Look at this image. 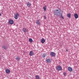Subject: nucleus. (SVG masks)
<instances>
[{
	"mask_svg": "<svg viewBox=\"0 0 79 79\" xmlns=\"http://www.w3.org/2000/svg\"><path fill=\"white\" fill-rule=\"evenodd\" d=\"M61 10L60 9H58V10H56L54 11V15L58 16H60L61 14Z\"/></svg>",
	"mask_w": 79,
	"mask_h": 79,
	"instance_id": "obj_1",
	"label": "nucleus"
},
{
	"mask_svg": "<svg viewBox=\"0 0 79 79\" xmlns=\"http://www.w3.org/2000/svg\"><path fill=\"white\" fill-rule=\"evenodd\" d=\"M19 14L18 13H17L15 15H14V18L15 19H18V18L19 17Z\"/></svg>",
	"mask_w": 79,
	"mask_h": 79,
	"instance_id": "obj_2",
	"label": "nucleus"
},
{
	"mask_svg": "<svg viewBox=\"0 0 79 79\" xmlns=\"http://www.w3.org/2000/svg\"><path fill=\"white\" fill-rule=\"evenodd\" d=\"M22 31H23V32L24 33H26L28 32V30L25 28H23Z\"/></svg>",
	"mask_w": 79,
	"mask_h": 79,
	"instance_id": "obj_3",
	"label": "nucleus"
},
{
	"mask_svg": "<svg viewBox=\"0 0 79 79\" xmlns=\"http://www.w3.org/2000/svg\"><path fill=\"white\" fill-rule=\"evenodd\" d=\"M62 69V68H61V66H58L57 67L56 69L57 70H58V71H61Z\"/></svg>",
	"mask_w": 79,
	"mask_h": 79,
	"instance_id": "obj_4",
	"label": "nucleus"
},
{
	"mask_svg": "<svg viewBox=\"0 0 79 79\" xmlns=\"http://www.w3.org/2000/svg\"><path fill=\"white\" fill-rule=\"evenodd\" d=\"M9 23L10 24H13L14 23V21L13 20H10L9 21Z\"/></svg>",
	"mask_w": 79,
	"mask_h": 79,
	"instance_id": "obj_5",
	"label": "nucleus"
},
{
	"mask_svg": "<svg viewBox=\"0 0 79 79\" xmlns=\"http://www.w3.org/2000/svg\"><path fill=\"white\" fill-rule=\"evenodd\" d=\"M40 21H39V20H36V24H37V25H38V26H40Z\"/></svg>",
	"mask_w": 79,
	"mask_h": 79,
	"instance_id": "obj_6",
	"label": "nucleus"
},
{
	"mask_svg": "<svg viewBox=\"0 0 79 79\" xmlns=\"http://www.w3.org/2000/svg\"><path fill=\"white\" fill-rule=\"evenodd\" d=\"M34 52H33V51H31L30 52L29 55L30 56H33L34 55Z\"/></svg>",
	"mask_w": 79,
	"mask_h": 79,
	"instance_id": "obj_7",
	"label": "nucleus"
},
{
	"mask_svg": "<svg viewBox=\"0 0 79 79\" xmlns=\"http://www.w3.org/2000/svg\"><path fill=\"white\" fill-rule=\"evenodd\" d=\"M50 55L52 57H53V56H55V52H52L50 54Z\"/></svg>",
	"mask_w": 79,
	"mask_h": 79,
	"instance_id": "obj_8",
	"label": "nucleus"
},
{
	"mask_svg": "<svg viewBox=\"0 0 79 79\" xmlns=\"http://www.w3.org/2000/svg\"><path fill=\"white\" fill-rule=\"evenodd\" d=\"M15 59L17 61H19L21 60V58L19 56H16Z\"/></svg>",
	"mask_w": 79,
	"mask_h": 79,
	"instance_id": "obj_9",
	"label": "nucleus"
},
{
	"mask_svg": "<svg viewBox=\"0 0 79 79\" xmlns=\"http://www.w3.org/2000/svg\"><path fill=\"white\" fill-rule=\"evenodd\" d=\"M27 6L28 7H30L31 6V3H30V2H28L27 3Z\"/></svg>",
	"mask_w": 79,
	"mask_h": 79,
	"instance_id": "obj_10",
	"label": "nucleus"
},
{
	"mask_svg": "<svg viewBox=\"0 0 79 79\" xmlns=\"http://www.w3.org/2000/svg\"><path fill=\"white\" fill-rule=\"evenodd\" d=\"M74 16L75 19L78 18V17H79L78 15L77 14H75L74 15Z\"/></svg>",
	"mask_w": 79,
	"mask_h": 79,
	"instance_id": "obj_11",
	"label": "nucleus"
},
{
	"mask_svg": "<svg viewBox=\"0 0 79 79\" xmlns=\"http://www.w3.org/2000/svg\"><path fill=\"white\" fill-rule=\"evenodd\" d=\"M6 74H8V73H10V70L9 69H6Z\"/></svg>",
	"mask_w": 79,
	"mask_h": 79,
	"instance_id": "obj_12",
	"label": "nucleus"
},
{
	"mask_svg": "<svg viewBox=\"0 0 79 79\" xmlns=\"http://www.w3.org/2000/svg\"><path fill=\"white\" fill-rule=\"evenodd\" d=\"M68 70H69V71H70V72H71L73 71V69L71 67H69Z\"/></svg>",
	"mask_w": 79,
	"mask_h": 79,
	"instance_id": "obj_13",
	"label": "nucleus"
},
{
	"mask_svg": "<svg viewBox=\"0 0 79 79\" xmlns=\"http://www.w3.org/2000/svg\"><path fill=\"white\" fill-rule=\"evenodd\" d=\"M2 48H4L5 50H6L7 49V47L5 45L2 46Z\"/></svg>",
	"mask_w": 79,
	"mask_h": 79,
	"instance_id": "obj_14",
	"label": "nucleus"
},
{
	"mask_svg": "<svg viewBox=\"0 0 79 79\" xmlns=\"http://www.w3.org/2000/svg\"><path fill=\"white\" fill-rule=\"evenodd\" d=\"M35 79H40V76L36 75L35 76Z\"/></svg>",
	"mask_w": 79,
	"mask_h": 79,
	"instance_id": "obj_15",
	"label": "nucleus"
},
{
	"mask_svg": "<svg viewBox=\"0 0 79 79\" xmlns=\"http://www.w3.org/2000/svg\"><path fill=\"white\" fill-rule=\"evenodd\" d=\"M46 61L47 63H49L50 62H51V60H50V59H48L46 60Z\"/></svg>",
	"mask_w": 79,
	"mask_h": 79,
	"instance_id": "obj_16",
	"label": "nucleus"
},
{
	"mask_svg": "<svg viewBox=\"0 0 79 79\" xmlns=\"http://www.w3.org/2000/svg\"><path fill=\"white\" fill-rule=\"evenodd\" d=\"M43 9L44 11H46L47 10V6H45L43 7Z\"/></svg>",
	"mask_w": 79,
	"mask_h": 79,
	"instance_id": "obj_17",
	"label": "nucleus"
},
{
	"mask_svg": "<svg viewBox=\"0 0 79 79\" xmlns=\"http://www.w3.org/2000/svg\"><path fill=\"white\" fill-rule=\"evenodd\" d=\"M71 14L70 13H68L67 14V16L69 18H71Z\"/></svg>",
	"mask_w": 79,
	"mask_h": 79,
	"instance_id": "obj_18",
	"label": "nucleus"
},
{
	"mask_svg": "<svg viewBox=\"0 0 79 79\" xmlns=\"http://www.w3.org/2000/svg\"><path fill=\"white\" fill-rule=\"evenodd\" d=\"M41 42L42 44H44L45 42V39L44 38L42 39Z\"/></svg>",
	"mask_w": 79,
	"mask_h": 79,
	"instance_id": "obj_19",
	"label": "nucleus"
},
{
	"mask_svg": "<svg viewBox=\"0 0 79 79\" xmlns=\"http://www.w3.org/2000/svg\"><path fill=\"white\" fill-rule=\"evenodd\" d=\"M29 41L30 42H32L33 41L32 40V39L30 38L29 39Z\"/></svg>",
	"mask_w": 79,
	"mask_h": 79,
	"instance_id": "obj_20",
	"label": "nucleus"
},
{
	"mask_svg": "<svg viewBox=\"0 0 79 79\" xmlns=\"http://www.w3.org/2000/svg\"><path fill=\"white\" fill-rule=\"evenodd\" d=\"M60 15H61V17L63 19H64V18L63 17V14H62L61 13L60 14Z\"/></svg>",
	"mask_w": 79,
	"mask_h": 79,
	"instance_id": "obj_21",
	"label": "nucleus"
},
{
	"mask_svg": "<svg viewBox=\"0 0 79 79\" xmlns=\"http://www.w3.org/2000/svg\"><path fill=\"white\" fill-rule=\"evenodd\" d=\"M43 56L44 58L45 57V56H46V54L44 53V54H43Z\"/></svg>",
	"mask_w": 79,
	"mask_h": 79,
	"instance_id": "obj_22",
	"label": "nucleus"
},
{
	"mask_svg": "<svg viewBox=\"0 0 79 79\" xmlns=\"http://www.w3.org/2000/svg\"><path fill=\"white\" fill-rule=\"evenodd\" d=\"M63 75L64 76H66L67 75L66 73L65 72L64 73Z\"/></svg>",
	"mask_w": 79,
	"mask_h": 79,
	"instance_id": "obj_23",
	"label": "nucleus"
},
{
	"mask_svg": "<svg viewBox=\"0 0 79 79\" xmlns=\"http://www.w3.org/2000/svg\"><path fill=\"white\" fill-rule=\"evenodd\" d=\"M44 19H46V16H45V15H44Z\"/></svg>",
	"mask_w": 79,
	"mask_h": 79,
	"instance_id": "obj_24",
	"label": "nucleus"
},
{
	"mask_svg": "<svg viewBox=\"0 0 79 79\" xmlns=\"http://www.w3.org/2000/svg\"><path fill=\"white\" fill-rule=\"evenodd\" d=\"M68 50L66 49V52H68Z\"/></svg>",
	"mask_w": 79,
	"mask_h": 79,
	"instance_id": "obj_25",
	"label": "nucleus"
},
{
	"mask_svg": "<svg viewBox=\"0 0 79 79\" xmlns=\"http://www.w3.org/2000/svg\"><path fill=\"white\" fill-rule=\"evenodd\" d=\"M2 16V14H1V13H0V16Z\"/></svg>",
	"mask_w": 79,
	"mask_h": 79,
	"instance_id": "obj_26",
	"label": "nucleus"
}]
</instances>
